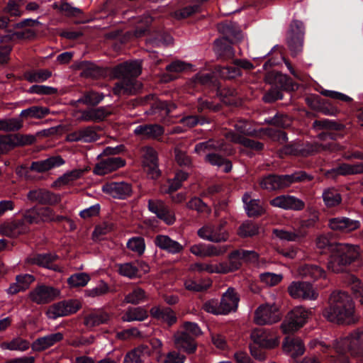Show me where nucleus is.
I'll return each instance as SVG.
<instances>
[{
    "label": "nucleus",
    "instance_id": "obj_1",
    "mask_svg": "<svg viewBox=\"0 0 363 363\" xmlns=\"http://www.w3.org/2000/svg\"><path fill=\"white\" fill-rule=\"evenodd\" d=\"M218 30L222 38L214 42V51L218 59L232 60L225 66L216 65L214 73H197L189 82V86L196 91L202 90L212 96L223 97L220 83L216 74L225 79H234L242 76L243 70L254 69L253 64L247 60L234 59L235 51L232 44L239 42L242 35L238 25L235 22L221 24Z\"/></svg>",
    "mask_w": 363,
    "mask_h": 363
},
{
    "label": "nucleus",
    "instance_id": "obj_2",
    "mask_svg": "<svg viewBox=\"0 0 363 363\" xmlns=\"http://www.w3.org/2000/svg\"><path fill=\"white\" fill-rule=\"evenodd\" d=\"M323 317L337 324H351L357 320L354 303L351 296L344 291H333L329 306L323 311Z\"/></svg>",
    "mask_w": 363,
    "mask_h": 363
},
{
    "label": "nucleus",
    "instance_id": "obj_3",
    "mask_svg": "<svg viewBox=\"0 0 363 363\" xmlns=\"http://www.w3.org/2000/svg\"><path fill=\"white\" fill-rule=\"evenodd\" d=\"M141 64L138 61L125 62L114 67L113 74L120 79L113 86L114 94L130 95L136 93L140 88L136 78L141 74Z\"/></svg>",
    "mask_w": 363,
    "mask_h": 363
},
{
    "label": "nucleus",
    "instance_id": "obj_4",
    "mask_svg": "<svg viewBox=\"0 0 363 363\" xmlns=\"http://www.w3.org/2000/svg\"><path fill=\"white\" fill-rule=\"evenodd\" d=\"M337 357L334 363H350L343 354L348 351L352 357L357 358L358 363H363V331L357 330L338 340L335 345Z\"/></svg>",
    "mask_w": 363,
    "mask_h": 363
},
{
    "label": "nucleus",
    "instance_id": "obj_5",
    "mask_svg": "<svg viewBox=\"0 0 363 363\" xmlns=\"http://www.w3.org/2000/svg\"><path fill=\"white\" fill-rule=\"evenodd\" d=\"M359 257V246L349 243H337L328 263V269L335 273L344 272Z\"/></svg>",
    "mask_w": 363,
    "mask_h": 363
},
{
    "label": "nucleus",
    "instance_id": "obj_6",
    "mask_svg": "<svg viewBox=\"0 0 363 363\" xmlns=\"http://www.w3.org/2000/svg\"><path fill=\"white\" fill-rule=\"evenodd\" d=\"M220 108L221 106L218 103H214L208 99L199 98L196 111L202 116L189 115L183 117L181 121L189 127H194L198 124L203 125L204 123H208L209 118L206 115L211 112H218L220 110Z\"/></svg>",
    "mask_w": 363,
    "mask_h": 363
},
{
    "label": "nucleus",
    "instance_id": "obj_7",
    "mask_svg": "<svg viewBox=\"0 0 363 363\" xmlns=\"http://www.w3.org/2000/svg\"><path fill=\"white\" fill-rule=\"evenodd\" d=\"M305 28L303 23L294 20L289 27L286 36V43L292 57H296L302 52Z\"/></svg>",
    "mask_w": 363,
    "mask_h": 363
},
{
    "label": "nucleus",
    "instance_id": "obj_8",
    "mask_svg": "<svg viewBox=\"0 0 363 363\" xmlns=\"http://www.w3.org/2000/svg\"><path fill=\"white\" fill-rule=\"evenodd\" d=\"M274 87H272L263 96V100L266 103H273L277 100L283 99L282 91H291L294 90V86H296L287 75L277 74L275 77Z\"/></svg>",
    "mask_w": 363,
    "mask_h": 363
},
{
    "label": "nucleus",
    "instance_id": "obj_9",
    "mask_svg": "<svg viewBox=\"0 0 363 363\" xmlns=\"http://www.w3.org/2000/svg\"><path fill=\"white\" fill-rule=\"evenodd\" d=\"M60 291L53 286L38 284L28 294V299L38 305L49 303L60 296Z\"/></svg>",
    "mask_w": 363,
    "mask_h": 363
},
{
    "label": "nucleus",
    "instance_id": "obj_10",
    "mask_svg": "<svg viewBox=\"0 0 363 363\" xmlns=\"http://www.w3.org/2000/svg\"><path fill=\"white\" fill-rule=\"evenodd\" d=\"M225 223L217 225L208 223L198 230V235L203 240L211 242H224L228 240L230 235L224 228Z\"/></svg>",
    "mask_w": 363,
    "mask_h": 363
},
{
    "label": "nucleus",
    "instance_id": "obj_11",
    "mask_svg": "<svg viewBox=\"0 0 363 363\" xmlns=\"http://www.w3.org/2000/svg\"><path fill=\"white\" fill-rule=\"evenodd\" d=\"M319 151V145L318 143L306 144L301 143L300 142H291L279 150L281 157L284 156H297V157H308L315 154Z\"/></svg>",
    "mask_w": 363,
    "mask_h": 363
},
{
    "label": "nucleus",
    "instance_id": "obj_12",
    "mask_svg": "<svg viewBox=\"0 0 363 363\" xmlns=\"http://www.w3.org/2000/svg\"><path fill=\"white\" fill-rule=\"evenodd\" d=\"M280 319L279 306L275 303L262 304L255 311L254 320L257 325L272 324Z\"/></svg>",
    "mask_w": 363,
    "mask_h": 363
},
{
    "label": "nucleus",
    "instance_id": "obj_13",
    "mask_svg": "<svg viewBox=\"0 0 363 363\" xmlns=\"http://www.w3.org/2000/svg\"><path fill=\"white\" fill-rule=\"evenodd\" d=\"M143 163L148 179H157L161 176L158 167V155L157 151L152 147L145 146L142 148Z\"/></svg>",
    "mask_w": 363,
    "mask_h": 363
},
{
    "label": "nucleus",
    "instance_id": "obj_14",
    "mask_svg": "<svg viewBox=\"0 0 363 363\" xmlns=\"http://www.w3.org/2000/svg\"><path fill=\"white\" fill-rule=\"evenodd\" d=\"M318 220L317 216H314L312 219L307 220H302L300 222L299 226L294 228L293 230H286L284 229H274L273 234L280 240L286 241H297L303 238L306 233L303 230V228H308L313 225Z\"/></svg>",
    "mask_w": 363,
    "mask_h": 363
},
{
    "label": "nucleus",
    "instance_id": "obj_15",
    "mask_svg": "<svg viewBox=\"0 0 363 363\" xmlns=\"http://www.w3.org/2000/svg\"><path fill=\"white\" fill-rule=\"evenodd\" d=\"M143 104H150V109L149 113L169 116V114L177 108V105L172 102L161 101L157 98L154 94H147L141 98Z\"/></svg>",
    "mask_w": 363,
    "mask_h": 363
},
{
    "label": "nucleus",
    "instance_id": "obj_16",
    "mask_svg": "<svg viewBox=\"0 0 363 363\" xmlns=\"http://www.w3.org/2000/svg\"><path fill=\"white\" fill-rule=\"evenodd\" d=\"M35 140V137L33 135L20 133L0 135V143L3 147L6 148V152L16 147L32 145Z\"/></svg>",
    "mask_w": 363,
    "mask_h": 363
},
{
    "label": "nucleus",
    "instance_id": "obj_17",
    "mask_svg": "<svg viewBox=\"0 0 363 363\" xmlns=\"http://www.w3.org/2000/svg\"><path fill=\"white\" fill-rule=\"evenodd\" d=\"M313 126L315 128L327 130L326 135L333 140H337L344 137L345 126L335 121L330 119L315 120Z\"/></svg>",
    "mask_w": 363,
    "mask_h": 363
},
{
    "label": "nucleus",
    "instance_id": "obj_18",
    "mask_svg": "<svg viewBox=\"0 0 363 363\" xmlns=\"http://www.w3.org/2000/svg\"><path fill=\"white\" fill-rule=\"evenodd\" d=\"M288 291L294 298L315 299L318 297L313 286L306 281H293L289 286Z\"/></svg>",
    "mask_w": 363,
    "mask_h": 363
},
{
    "label": "nucleus",
    "instance_id": "obj_19",
    "mask_svg": "<svg viewBox=\"0 0 363 363\" xmlns=\"http://www.w3.org/2000/svg\"><path fill=\"white\" fill-rule=\"evenodd\" d=\"M250 336L255 343L264 348L272 349L279 343V339L277 335L272 331L263 328L253 330Z\"/></svg>",
    "mask_w": 363,
    "mask_h": 363
},
{
    "label": "nucleus",
    "instance_id": "obj_20",
    "mask_svg": "<svg viewBox=\"0 0 363 363\" xmlns=\"http://www.w3.org/2000/svg\"><path fill=\"white\" fill-rule=\"evenodd\" d=\"M148 209L167 225H172L175 221L174 213L161 200H149Z\"/></svg>",
    "mask_w": 363,
    "mask_h": 363
},
{
    "label": "nucleus",
    "instance_id": "obj_21",
    "mask_svg": "<svg viewBox=\"0 0 363 363\" xmlns=\"http://www.w3.org/2000/svg\"><path fill=\"white\" fill-rule=\"evenodd\" d=\"M28 199L31 202L40 204L55 205L61 201V196L50 192L48 190L38 189L30 191L27 194Z\"/></svg>",
    "mask_w": 363,
    "mask_h": 363
},
{
    "label": "nucleus",
    "instance_id": "obj_22",
    "mask_svg": "<svg viewBox=\"0 0 363 363\" xmlns=\"http://www.w3.org/2000/svg\"><path fill=\"white\" fill-rule=\"evenodd\" d=\"M164 132L163 126L157 123L141 124L134 130V134L144 140H158Z\"/></svg>",
    "mask_w": 363,
    "mask_h": 363
},
{
    "label": "nucleus",
    "instance_id": "obj_23",
    "mask_svg": "<svg viewBox=\"0 0 363 363\" xmlns=\"http://www.w3.org/2000/svg\"><path fill=\"white\" fill-rule=\"evenodd\" d=\"M125 160L120 157L109 156L106 159L101 160L94 168V173L98 175H104L110 172L115 171L125 166Z\"/></svg>",
    "mask_w": 363,
    "mask_h": 363
},
{
    "label": "nucleus",
    "instance_id": "obj_24",
    "mask_svg": "<svg viewBox=\"0 0 363 363\" xmlns=\"http://www.w3.org/2000/svg\"><path fill=\"white\" fill-rule=\"evenodd\" d=\"M270 203L273 206L284 210L301 211L305 207V203L302 200L289 195L277 196L272 199Z\"/></svg>",
    "mask_w": 363,
    "mask_h": 363
},
{
    "label": "nucleus",
    "instance_id": "obj_25",
    "mask_svg": "<svg viewBox=\"0 0 363 363\" xmlns=\"http://www.w3.org/2000/svg\"><path fill=\"white\" fill-rule=\"evenodd\" d=\"M63 164H65V160L61 156H52L45 160L32 162L30 169L32 172L43 173Z\"/></svg>",
    "mask_w": 363,
    "mask_h": 363
},
{
    "label": "nucleus",
    "instance_id": "obj_26",
    "mask_svg": "<svg viewBox=\"0 0 363 363\" xmlns=\"http://www.w3.org/2000/svg\"><path fill=\"white\" fill-rule=\"evenodd\" d=\"M64 337L62 333L48 334L37 338L31 344V348L35 352H42L60 342Z\"/></svg>",
    "mask_w": 363,
    "mask_h": 363
},
{
    "label": "nucleus",
    "instance_id": "obj_27",
    "mask_svg": "<svg viewBox=\"0 0 363 363\" xmlns=\"http://www.w3.org/2000/svg\"><path fill=\"white\" fill-rule=\"evenodd\" d=\"M240 298L235 289L232 287L223 294L220 301L222 315H226L230 312L235 311L238 306Z\"/></svg>",
    "mask_w": 363,
    "mask_h": 363
},
{
    "label": "nucleus",
    "instance_id": "obj_28",
    "mask_svg": "<svg viewBox=\"0 0 363 363\" xmlns=\"http://www.w3.org/2000/svg\"><path fill=\"white\" fill-rule=\"evenodd\" d=\"M330 228L336 231L341 233H350L360 226L359 221L352 220L346 217L334 218L329 220Z\"/></svg>",
    "mask_w": 363,
    "mask_h": 363
},
{
    "label": "nucleus",
    "instance_id": "obj_29",
    "mask_svg": "<svg viewBox=\"0 0 363 363\" xmlns=\"http://www.w3.org/2000/svg\"><path fill=\"white\" fill-rule=\"evenodd\" d=\"M28 230L29 227L23 219L4 223L0 227L1 233L10 238L17 237Z\"/></svg>",
    "mask_w": 363,
    "mask_h": 363
},
{
    "label": "nucleus",
    "instance_id": "obj_30",
    "mask_svg": "<svg viewBox=\"0 0 363 363\" xmlns=\"http://www.w3.org/2000/svg\"><path fill=\"white\" fill-rule=\"evenodd\" d=\"M154 243L160 249L171 254L179 253L184 250L182 245L165 235H157Z\"/></svg>",
    "mask_w": 363,
    "mask_h": 363
},
{
    "label": "nucleus",
    "instance_id": "obj_31",
    "mask_svg": "<svg viewBox=\"0 0 363 363\" xmlns=\"http://www.w3.org/2000/svg\"><path fill=\"white\" fill-rule=\"evenodd\" d=\"M111 114L106 106L90 108L81 111L80 120L83 121L101 122Z\"/></svg>",
    "mask_w": 363,
    "mask_h": 363
},
{
    "label": "nucleus",
    "instance_id": "obj_32",
    "mask_svg": "<svg viewBox=\"0 0 363 363\" xmlns=\"http://www.w3.org/2000/svg\"><path fill=\"white\" fill-rule=\"evenodd\" d=\"M102 190L113 198L123 199L130 195L131 186L130 183H106Z\"/></svg>",
    "mask_w": 363,
    "mask_h": 363
},
{
    "label": "nucleus",
    "instance_id": "obj_33",
    "mask_svg": "<svg viewBox=\"0 0 363 363\" xmlns=\"http://www.w3.org/2000/svg\"><path fill=\"white\" fill-rule=\"evenodd\" d=\"M150 313L152 318L169 326L174 325L177 320L176 313L169 307L154 306L150 309Z\"/></svg>",
    "mask_w": 363,
    "mask_h": 363
},
{
    "label": "nucleus",
    "instance_id": "obj_34",
    "mask_svg": "<svg viewBox=\"0 0 363 363\" xmlns=\"http://www.w3.org/2000/svg\"><path fill=\"white\" fill-rule=\"evenodd\" d=\"M242 201L248 216H259L265 213V208L263 204L259 199H252L250 193L247 192L243 195Z\"/></svg>",
    "mask_w": 363,
    "mask_h": 363
},
{
    "label": "nucleus",
    "instance_id": "obj_35",
    "mask_svg": "<svg viewBox=\"0 0 363 363\" xmlns=\"http://www.w3.org/2000/svg\"><path fill=\"white\" fill-rule=\"evenodd\" d=\"M175 347L184 352L192 353L196 350V345L194 337L186 332H177L174 336Z\"/></svg>",
    "mask_w": 363,
    "mask_h": 363
},
{
    "label": "nucleus",
    "instance_id": "obj_36",
    "mask_svg": "<svg viewBox=\"0 0 363 363\" xmlns=\"http://www.w3.org/2000/svg\"><path fill=\"white\" fill-rule=\"evenodd\" d=\"M267 182H303L304 180L311 181L313 179L312 175L308 174L305 171H297L291 174H284L281 176H276L274 174H269L266 177ZM261 182H267L265 179Z\"/></svg>",
    "mask_w": 363,
    "mask_h": 363
},
{
    "label": "nucleus",
    "instance_id": "obj_37",
    "mask_svg": "<svg viewBox=\"0 0 363 363\" xmlns=\"http://www.w3.org/2000/svg\"><path fill=\"white\" fill-rule=\"evenodd\" d=\"M70 141L90 143L98 139V135L92 126H87L69 134Z\"/></svg>",
    "mask_w": 363,
    "mask_h": 363
},
{
    "label": "nucleus",
    "instance_id": "obj_38",
    "mask_svg": "<svg viewBox=\"0 0 363 363\" xmlns=\"http://www.w3.org/2000/svg\"><path fill=\"white\" fill-rule=\"evenodd\" d=\"M283 349L293 358L302 355L305 351L303 343L299 338L286 337L283 342Z\"/></svg>",
    "mask_w": 363,
    "mask_h": 363
},
{
    "label": "nucleus",
    "instance_id": "obj_39",
    "mask_svg": "<svg viewBox=\"0 0 363 363\" xmlns=\"http://www.w3.org/2000/svg\"><path fill=\"white\" fill-rule=\"evenodd\" d=\"M79 69H82V75L84 77L98 79L107 75L106 69L89 62H82Z\"/></svg>",
    "mask_w": 363,
    "mask_h": 363
},
{
    "label": "nucleus",
    "instance_id": "obj_40",
    "mask_svg": "<svg viewBox=\"0 0 363 363\" xmlns=\"http://www.w3.org/2000/svg\"><path fill=\"white\" fill-rule=\"evenodd\" d=\"M150 353L151 350L148 346L141 345L125 354L123 363H142Z\"/></svg>",
    "mask_w": 363,
    "mask_h": 363
},
{
    "label": "nucleus",
    "instance_id": "obj_41",
    "mask_svg": "<svg viewBox=\"0 0 363 363\" xmlns=\"http://www.w3.org/2000/svg\"><path fill=\"white\" fill-rule=\"evenodd\" d=\"M57 258V256L54 254H38L28 257L27 261L30 264H37L57 271L58 270V267L52 264Z\"/></svg>",
    "mask_w": 363,
    "mask_h": 363
},
{
    "label": "nucleus",
    "instance_id": "obj_42",
    "mask_svg": "<svg viewBox=\"0 0 363 363\" xmlns=\"http://www.w3.org/2000/svg\"><path fill=\"white\" fill-rule=\"evenodd\" d=\"M298 274L302 277L311 278L314 280L325 278L326 273L320 267L315 264H303L297 270Z\"/></svg>",
    "mask_w": 363,
    "mask_h": 363
},
{
    "label": "nucleus",
    "instance_id": "obj_43",
    "mask_svg": "<svg viewBox=\"0 0 363 363\" xmlns=\"http://www.w3.org/2000/svg\"><path fill=\"white\" fill-rule=\"evenodd\" d=\"M363 172V164L359 163L357 164H342L336 169H333L328 172V177L336 178L337 175L354 174Z\"/></svg>",
    "mask_w": 363,
    "mask_h": 363
},
{
    "label": "nucleus",
    "instance_id": "obj_44",
    "mask_svg": "<svg viewBox=\"0 0 363 363\" xmlns=\"http://www.w3.org/2000/svg\"><path fill=\"white\" fill-rule=\"evenodd\" d=\"M243 263L242 257L240 250H235L228 255V262H222V269L223 274H228L239 269Z\"/></svg>",
    "mask_w": 363,
    "mask_h": 363
},
{
    "label": "nucleus",
    "instance_id": "obj_45",
    "mask_svg": "<svg viewBox=\"0 0 363 363\" xmlns=\"http://www.w3.org/2000/svg\"><path fill=\"white\" fill-rule=\"evenodd\" d=\"M147 316V312L144 308H129L122 316V320L125 322L143 321L146 319Z\"/></svg>",
    "mask_w": 363,
    "mask_h": 363
},
{
    "label": "nucleus",
    "instance_id": "obj_46",
    "mask_svg": "<svg viewBox=\"0 0 363 363\" xmlns=\"http://www.w3.org/2000/svg\"><path fill=\"white\" fill-rule=\"evenodd\" d=\"M54 9L68 17H77L82 13L81 9L72 6L68 2L56 1L52 4Z\"/></svg>",
    "mask_w": 363,
    "mask_h": 363
},
{
    "label": "nucleus",
    "instance_id": "obj_47",
    "mask_svg": "<svg viewBox=\"0 0 363 363\" xmlns=\"http://www.w3.org/2000/svg\"><path fill=\"white\" fill-rule=\"evenodd\" d=\"M49 113V109L46 107L33 106L22 110L20 113L21 119L42 118Z\"/></svg>",
    "mask_w": 363,
    "mask_h": 363
},
{
    "label": "nucleus",
    "instance_id": "obj_48",
    "mask_svg": "<svg viewBox=\"0 0 363 363\" xmlns=\"http://www.w3.org/2000/svg\"><path fill=\"white\" fill-rule=\"evenodd\" d=\"M52 75V72L45 69H40L27 72L25 74L26 79L30 83H39L46 81Z\"/></svg>",
    "mask_w": 363,
    "mask_h": 363
},
{
    "label": "nucleus",
    "instance_id": "obj_49",
    "mask_svg": "<svg viewBox=\"0 0 363 363\" xmlns=\"http://www.w3.org/2000/svg\"><path fill=\"white\" fill-rule=\"evenodd\" d=\"M206 160L212 165L223 167L225 172H229L232 169V162L216 153L208 154L206 157Z\"/></svg>",
    "mask_w": 363,
    "mask_h": 363
},
{
    "label": "nucleus",
    "instance_id": "obj_50",
    "mask_svg": "<svg viewBox=\"0 0 363 363\" xmlns=\"http://www.w3.org/2000/svg\"><path fill=\"white\" fill-rule=\"evenodd\" d=\"M109 320L107 313H92L85 317L84 324L88 328H92L106 323Z\"/></svg>",
    "mask_w": 363,
    "mask_h": 363
},
{
    "label": "nucleus",
    "instance_id": "obj_51",
    "mask_svg": "<svg viewBox=\"0 0 363 363\" xmlns=\"http://www.w3.org/2000/svg\"><path fill=\"white\" fill-rule=\"evenodd\" d=\"M23 127V120L18 118L0 119V131L16 132Z\"/></svg>",
    "mask_w": 363,
    "mask_h": 363
},
{
    "label": "nucleus",
    "instance_id": "obj_52",
    "mask_svg": "<svg viewBox=\"0 0 363 363\" xmlns=\"http://www.w3.org/2000/svg\"><path fill=\"white\" fill-rule=\"evenodd\" d=\"M3 350L26 351L30 347L28 340L20 337L14 338L10 342H4L0 345Z\"/></svg>",
    "mask_w": 363,
    "mask_h": 363
},
{
    "label": "nucleus",
    "instance_id": "obj_53",
    "mask_svg": "<svg viewBox=\"0 0 363 363\" xmlns=\"http://www.w3.org/2000/svg\"><path fill=\"white\" fill-rule=\"evenodd\" d=\"M147 298L145 291L141 288L135 287L125 296L124 301L136 305L146 301Z\"/></svg>",
    "mask_w": 363,
    "mask_h": 363
},
{
    "label": "nucleus",
    "instance_id": "obj_54",
    "mask_svg": "<svg viewBox=\"0 0 363 363\" xmlns=\"http://www.w3.org/2000/svg\"><path fill=\"white\" fill-rule=\"evenodd\" d=\"M104 99V95L103 94H99V93L94 91H89L85 92L78 99V102L82 103V104L88 105V106H96Z\"/></svg>",
    "mask_w": 363,
    "mask_h": 363
},
{
    "label": "nucleus",
    "instance_id": "obj_55",
    "mask_svg": "<svg viewBox=\"0 0 363 363\" xmlns=\"http://www.w3.org/2000/svg\"><path fill=\"white\" fill-rule=\"evenodd\" d=\"M287 315L289 316L290 319H293L294 321L298 322L301 327H303L307 322L310 315V311L301 306H298L289 312Z\"/></svg>",
    "mask_w": 363,
    "mask_h": 363
},
{
    "label": "nucleus",
    "instance_id": "obj_56",
    "mask_svg": "<svg viewBox=\"0 0 363 363\" xmlns=\"http://www.w3.org/2000/svg\"><path fill=\"white\" fill-rule=\"evenodd\" d=\"M235 141L245 147L257 152L263 150L264 147V143L253 139L246 138L243 135H237Z\"/></svg>",
    "mask_w": 363,
    "mask_h": 363
},
{
    "label": "nucleus",
    "instance_id": "obj_57",
    "mask_svg": "<svg viewBox=\"0 0 363 363\" xmlns=\"http://www.w3.org/2000/svg\"><path fill=\"white\" fill-rule=\"evenodd\" d=\"M91 277L87 273L80 272L71 275L68 279V284L73 288L84 287L90 281Z\"/></svg>",
    "mask_w": 363,
    "mask_h": 363
},
{
    "label": "nucleus",
    "instance_id": "obj_58",
    "mask_svg": "<svg viewBox=\"0 0 363 363\" xmlns=\"http://www.w3.org/2000/svg\"><path fill=\"white\" fill-rule=\"evenodd\" d=\"M347 284L350 286L356 298H359L361 303H363V284L360 280L353 274L347 275Z\"/></svg>",
    "mask_w": 363,
    "mask_h": 363
},
{
    "label": "nucleus",
    "instance_id": "obj_59",
    "mask_svg": "<svg viewBox=\"0 0 363 363\" xmlns=\"http://www.w3.org/2000/svg\"><path fill=\"white\" fill-rule=\"evenodd\" d=\"M323 201L327 206L333 207L340 203L342 199L337 190L329 189L323 193Z\"/></svg>",
    "mask_w": 363,
    "mask_h": 363
},
{
    "label": "nucleus",
    "instance_id": "obj_60",
    "mask_svg": "<svg viewBox=\"0 0 363 363\" xmlns=\"http://www.w3.org/2000/svg\"><path fill=\"white\" fill-rule=\"evenodd\" d=\"M266 123L281 128H286L290 125L291 121L287 115L277 113L273 117H269L265 120Z\"/></svg>",
    "mask_w": 363,
    "mask_h": 363
},
{
    "label": "nucleus",
    "instance_id": "obj_61",
    "mask_svg": "<svg viewBox=\"0 0 363 363\" xmlns=\"http://www.w3.org/2000/svg\"><path fill=\"white\" fill-rule=\"evenodd\" d=\"M39 212L40 223L52 221L60 222L65 219V217L62 216L56 215L55 211L49 207H40Z\"/></svg>",
    "mask_w": 363,
    "mask_h": 363
},
{
    "label": "nucleus",
    "instance_id": "obj_62",
    "mask_svg": "<svg viewBox=\"0 0 363 363\" xmlns=\"http://www.w3.org/2000/svg\"><path fill=\"white\" fill-rule=\"evenodd\" d=\"M259 226L251 221H245L239 228L238 233L241 237H252L259 233Z\"/></svg>",
    "mask_w": 363,
    "mask_h": 363
},
{
    "label": "nucleus",
    "instance_id": "obj_63",
    "mask_svg": "<svg viewBox=\"0 0 363 363\" xmlns=\"http://www.w3.org/2000/svg\"><path fill=\"white\" fill-rule=\"evenodd\" d=\"M127 247L133 252L140 255L145 250V240L142 237H133L128 240Z\"/></svg>",
    "mask_w": 363,
    "mask_h": 363
},
{
    "label": "nucleus",
    "instance_id": "obj_64",
    "mask_svg": "<svg viewBox=\"0 0 363 363\" xmlns=\"http://www.w3.org/2000/svg\"><path fill=\"white\" fill-rule=\"evenodd\" d=\"M46 315L51 320L57 319L59 317L66 316L64 303L60 301L50 306L46 311Z\"/></svg>",
    "mask_w": 363,
    "mask_h": 363
}]
</instances>
